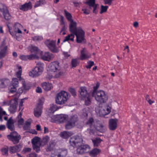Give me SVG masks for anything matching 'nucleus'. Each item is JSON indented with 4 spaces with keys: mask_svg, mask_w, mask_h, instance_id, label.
Returning a JSON list of instances; mask_svg holds the SVG:
<instances>
[{
    "mask_svg": "<svg viewBox=\"0 0 157 157\" xmlns=\"http://www.w3.org/2000/svg\"><path fill=\"white\" fill-rule=\"evenodd\" d=\"M49 140V137L48 136L44 137L41 141L40 138L38 137H35L32 140L31 143L33 149L36 152H39L40 151V147L41 144H46Z\"/></svg>",
    "mask_w": 157,
    "mask_h": 157,
    "instance_id": "f257e3e1",
    "label": "nucleus"
},
{
    "mask_svg": "<svg viewBox=\"0 0 157 157\" xmlns=\"http://www.w3.org/2000/svg\"><path fill=\"white\" fill-rule=\"evenodd\" d=\"M67 92L61 91L58 93L56 96L55 101L56 103L58 105H61L66 103L70 95Z\"/></svg>",
    "mask_w": 157,
    "mask_h": 157,
    "instance_id": "f03ea898",
    "label": "nucleus"
},
{
    "mask_svg": "<svg viewBox=\"0 0 157 157\" xmlns=\"http://www.w3.org/2000/svg\"><path fill=\"white\" fill-rule=\"evenodd\" d=\"M80 90L79 97L82 100H85V103L86 105H89L91 103V96L87 92L85 87H81Z\"/></svg>",
    "mask_w": 157,
    "mask_h": 157,
    "instance_id": "7ed1b4c3",
    "label": "nucleus"
},
{
    "mask_svg": "<svg viewBox=\"0 0 157 157\" xmlns=\"http://www.w3.org/2000/svg\"><path fill=\"white\" fill-rule=\"evenodd\" d=\"M44 64L40 62H38L32 71L29 72V75L32 77L39 76L42 73L43 71Z\"/></svg>",
    "mask_w": 157,
    "mask_h": 157,
    "instance_id": "20e7f679",
    "label": "nucleus"
},
{
    "mask_svg": "<svg viewBox=\"0 0 157 157\" xmlns=\"http://www.w3.org/2000/svg\"><path fill=\"white\" fill-rule=\"evenodd\" d=\"M95 98L97 101L99 103L105 102L108 99L105 92L102 90H100L96 92Z\"/></svg>",
    "mask_w": 157,
    "mask_h": 157,
    "instance_id": "39448f33",
    "label": "nucleus"
},
{
    "mask_svg": "<svg viewBox=\"0 0 157 157\" xmlns=\"http://www.w3.org/2000/svg\"><path fill=\"white\" fill-rule=\"evenodd\" d=\"M78 120V118L77 115L75 114L71 116L66 124V128L67 129H70L74 127Z\"/></svg>",
    "mask_w": 157,
    "mask_h": 157,
    "instance_id": "423d86ee",
    "label": "nucleus"
},
{
    "mask_svg": "<svg viewBox=\"0 0 157 157\" xmlns=\"http://www.w3.org/2000/svg\"><path fill=\"white\" fill-rule=\"evenodd\" d=\"M0 12L2 13L4 18L6 20L9 21L11 19V16L7 7L2 3H0Z\"/></svg>",
    "mask_w": 157,
    "mask_h": 157,
    "instance_id": "0eeeda50",
    "label": "nucleus"
},
{
    "mask_svg": "<svg viewBox=\"0 0 157 157\" xmlns=\"http://www.w3.org/2000/svg\"><path fill=\"white\" fill-rule=\"evenodd\" d=\"M7 138L10 140L12 141L14 144H18L21 139V136L16 131L11 132L7 136Z\"/></svg>",
    "mask_w": 157,
    "mask_h": 157,
    "instance_id": "6e6552de",
    "label": "nucleus"
},
{
    "mask_svg": "<svg viewBox=\"0 0 157 157\" xmlns=\"http://www.w3.org/2000/svg\"><path fill=\"white\" fill-rule=\"evenodd\" d=\"M82 139L78 136H74L71 137L69 141L70 145L73 147H78L81 144Z\"/></svg>",
    "mask_w": 157,
    "mask_h": 157,
    "instance_id": "1a4fd4ad",
    "label": "nucleus"
},
{
    "mask_svg": "<svg viewBox=\"0 0 157 157\" xmlns=\"http://www.w3.org/2000/svg\"><path fill=\"white\" fill-rule=\"evenodd\" d=\"M45 44L52 52L57 53L59 52V50L56 46V41L48 40L45 41Z\"/></svg>",
    "mask_w": 157,
    "mask_h": 157,
    "instance_id": "9d476101",
    "label": "nucleus"
},
{
    "mask_svg": "<svg viewBox=\"0 0 157 157\" xmlns=\"http://www.w3.org/2000/svg\"><path fill=\"white\" fill-rule=\"evenodd\" d=\"M9 105H10L9 110L11 113H14L16 111L18 105V99L15 98L12 99L9 102Z\"/></svg>",
    "mask_w": 157,
    "mask_h": 157,
    "instance_id": "9b49d317",
    "label": "nucleus"
},
{
    "mask_svg": "<svg viewBox=\"0 0 157 157\" xmlns=\"http://www.w3.org/2000/svg\"><path fill=\"white\" fill-rule=\"evenodd\" d=\"M90 147L87 144L79 145L77 147L76 152L78 154H83L89 152Z\"/></svg>",
    "mask_w": 157,
    "mask_h": 157,
    "instance_id": "f8f14e48",
    "label": "nucleus"
},
{
    "mask_svg": "<svg viewBox=\"0 0 157 157\" xmlns=\"http://www.w3.org/2000/svg\"><path fill=\"white\" fill-rule=\"evenodd\" d=\"M74 34L76 36V41L77 43H80L84 41L85 33L81 29H78V32Z\"/></svg>",
    "mask_w": 157,
    "mask_h": 157,
    "instance_id": "ddd939ff",
    "label": "nucleus"
},
{
    "mask_svg": "<svg viewBox=\"0 0 157 157\" xmlns=\"http://www.w3.org/2000/svg\"><path fill=\"white\" fill-rule=\"evenodd\" d=\"M43 103L42 100H40L39 103L36 105V108L34 109V114L37 117H40L41 113Z\"/></svg>",
    "mask_w": 157,
    "mask_h": 157,
    "instance_id": "4468645a",
    "label": "nucleus"
},
{
    "mask_svg": "<svg viewBox=\"0 0 157 157\" xmlns=\"http://www.w3.org/2000/svg\"><path fill=\"white\" fill-rule=\"evenodd\" d=\"M59 63L57 61L52 62L48 66L49 70L52 72L57 71L59 70Z\"/></svg>",
    "mask_w": 157,
    "mask_h": 157,
    "instance_id": "2eb2a0df",
    "label": "nucleus"
},
{
    "mask_svg": "<svg viewBox=\"0 0 157 157\" xmlns=\"http://www.w3.org/2000/svg\"><path fill=\"white\" fill-rule=\"evenodd\" d=\"M0 58L4 57L7 54V47L5 43L3 42L0 47Z\"/></svg>",
    "mask_w": 157,
    "mask_h": 157,
    "instance_id": "dca6fc26",
    "label": "nucleus"
},
{
    "mask_svg": "<svg viewBox=\"0 0 157 157\" xmlns=\"http://www.w3.org/2000/svg\"><path fill=\"white\" fill-rule=\"evenodd\" d=\"M77 22L74 21V20L70 22L69 24V28L70 32L74 33H75L78 31L77 28Z\"/></svg>",
    "mask_w": 157,
    "mask_h": 157,
    "instance_id": "f3484780",
    "label": "nucleus"
},
{
    "mask_svg": "<svg viewBox=\"0 0 157 157\" xmlns=\"http://www.w3.org/2000/svg\"><path fill=\"white\" fill-rule=\"evenodd\" d=\"M80 59L83 60L88 59L90 56V54L87 51L86 49L84 48L81 51Z\"/></svg>",
    "mask_w": 157,
    "mask_h": 157,
    "instance_id": "a211bd4d",
    "label": "nucleus"
},
{
    "mask_svg": "<svg viewBox=\"0 0 157 157\" xmlns=\"http://www.w3.org/2000/svg\"><path fill=\"white\" fill-rule=\"evenodd\" d=\"M117 119H111L109 121V128L111 130H114L117 126Z\"/></svg>",
    "mask_w": 157,
    "mask_h": 157,
    "instance_id": "6ab92c4d",
    "label": "nucleus"
},
{
    "mask_svg": "<svg viewBox=\"0 0 157 157\" xmlns=\"http://www.w3.org/2000/svg\"><path fill=\"white\" fill-rule=\"evenodd\" d=\"M53 55L49 52H45L42 55L41 58L46 61H49L52 59L54 57Z\"/></svg>",
    "mask_w": 157,
    "mask_h": 157,
    "instance_id": "aec40b11",
    "label": "nucleus"
},
{
    "mask_svg": "<svg viewBox=\"0 0 157 157\" xmlns=\"http://www.w3.org/2000/svg\"><path fill=\"white\" fill-rule=\"evenodd\" d=\"M32 7V3L31 2H29L28 3H26L21 6L20 7V9L24 11H26L31 9Z\"/></svg>",
    "mask_w": 157,
    "mask_h": 157,
    "instance_id": "412c9836",
    "label": "nucleus"
},
{
    "mask_svg": "<svg viewBox=\"0 0 157 157\" xmlns=\"http://www.w3.org/2000/svg\"><path fill=\"white\" fill-rule=\"evenodd\" d=\"M14 122L12 117L9 118L7 121L6 125L8 128L11 131H13L14 129Z\"/></svg>",
    "mask_w": 157,
    "mask_h": 157,
    "instance_id": "4be33fe9",
    "label": "nucleus"
},
{
    "mask_svg": "<svg viewBox=\"0 0 157 157\" xmlns=\"http://www.w3.org/2000/svg\"><path fill=\"white\" fill-rule=\"evenodd\" d=\"M95 122L94 119L92 117H90L86 123V125L90 127V128H93L96 126Z\"/></svg>",
    "mask_w": 157,
    "mask_h": 157,
    "instance_id": "5701e85b",
    "label": "nucleus"
},
{
    "mask_svg": "<svg viewBox=\"0 0 157 157\" xmlns=\"http://www.w3.org/2000/svg\"><path fill=\"white\" fill-rule=\"evenodd\" d=\"M10 81L8 79H2L0 80V87H5L10 83Z\"/></svg>",
    "mask_w": 157,
    "mask_h": 157,
    "instance_id": "b1692460",
    "label": "nucleus"
},
{
    "mask_svg": "<svg viewBox=\"0 0 157 157\" xmlns=\"http://www.w3.org/2000/svg\"><path fill=\"white\" fill-rule=\"evenodd\" d=\"M14 30L15 32H17L19 33H21V31L20 29L22 28V26L18 23H15L14 25Z\"/></svg>",
    "mask_w": 157,
    "mask_h": 157,
    "instance_id": "393cba45",
    "label": "nucleus"
},
{
    "mask_svg": "<svg viewBox=\"0 0 157 157\" xmlns=\"http://www.w3.org/2000/svg\"><path fill=\"white\" fill-rule=\"evenodd\" d=\"M101 152V150L98 148H94L90 152V155L91 157H96Z\"/></svg>",
    "mask_w": 157,
    "mask_h": 157,
    "instance_id": "a878e982",
    "label": "nucleus"
},
{
    "mask_svg": "<svg viewBox=\"0 0 157 157\" xmlns=\"http://www.w3.org/2000/svg\"><path fill=\"white\" fill-rule=\"evenodd\" d=\"M42 87L43 89L46 91L50 90L52 87V84L49 83L44 82L42 84Z\"/></svg>",
    "mask_w": 157,
    "mask_h": 157,
    "instance_id": "bb28decb",
    "label": "nucleus"
},
{
    "mask_svg": "<svg viewBox=\"0 0 157 157\" xmlns=\"http://www.w3.org/2000/svg\"><path fill=\"white\" fill-rule=\"evenodd\" d=\"M67 153V150L66 149H61L59 152L58 157H64Z\"/></svg>",
    "mask_w": 157,
    "mask_h": 157,
    "instance_id": "cd10ccee",
    "label": "nucleus"
},
{
    "mask_svg": "<svg viewBox=\"0 0 157 157\" xmlns=\"http://www.w3.org/2000/svg\"><path fill=\"white\" fill-rule=\"evenodd\" d=\"M9 147L5 146L1 149L2 154L3 155L7 156L8 155Z\"/></svg>",
    "mask_w": 157,
    "mask_h": 157,
    "instance_id": "c85d7f7f",
    "label": "nucleus"
},
{
    "mask_svg": "<svg viewBox=\"0 0 157 157\" xmlns=\"http://www.w3.org/2000/svg\"><path fill=\"white\" fill-rule=\"evenodd\" d=\"M75 35V34H74V33H71L68 34L67 36L65 37V39L63 40V42H65L69 40L73 41L74 40Z\"/></svg>",
    "mask_w": 157,
    "mask_h": 157,
    "instance_id": "c756f323",
    "label": "nucleus"
},
{
    "mask_svg": "<svg viewBox=\"0 0 157 157\" xmlns=\"http://www.w3.org/2000/svg\"><path fill=\"white\" fill-rule=\"evenodd\" d=\"M68 117V116L65 114H61L59 115L58 122L63 123L64 122Z\"/></svg>",
    "mask_w": 157,
    "mask_h": 157,
    "instance_id": "7c9ffc66",
    "label": "nucleus"
},
{
    "mask_svg": "<svg viewBox=\"0 0 157 157\" xmlns=\"http://www.w3.org/2000/svg\"><path fill=\"white\" fill-rule=\"evenodd\" d=\"M102 141V140L100 138H96L92 140L94 146L95 147H98Z\"/></svg>",
    "mask_w": 157,
    "mask_h": 157,
    "instance_id": "2f4dec72",
    "label": "nucleus"
},
{
    "mask_svg": "<svg viewBox=\"0 0 157 157\" xmlns=\"http://www.w3.org/2000/svg\"><path fill=\"white\" fill-rule=\"evenodd\" d=\"M32 121V120L31 119H29L25 122L23 127L24 130H28L30 129Z\"/></svg>",
    "mask_w": 157,
    "mask_h": 157,
    "instance_id": "473e14b6",
    "label": "nucleus"
},
{
    "mask_svg": "<svg viewBox=\"0 0 157 157\" xmlns=\"http://www.w3.org/2000/svg\"><path fill=\"white\" fill-rule=\"evenodd\" d=\"M64 12L65 17L67 20L69 22L71 21H72L73 20L72 19V16L71 14L66 10H64Z\"/></svg>",
    "mask_w": 157,
    "mask_h": 157,
    "instance_id": "72a5a7b5",
    "label": "nucleus"
},
{
    "mask_svg": "<svg viewBox=\"0 0 157 157\" xmlns=\"http://www.w3.org/2000/svg\"><path fill=\"white\" fill-rule=\"evenodd\" d=\"M60 136L63 139H67L71 136V133L68 132L64 131L60 133Z\"/></svg>",
    "mask_w": 157,
    "mask_h": 157,
    "instance_id": "f704fd0d",
    "label": "nucleus"
},
{
    "mask_svg": "<svg viewBox=\"0 0 157 157\" xmlns=\"http://www.w3.org/2000/svg\"><path fill=\"white\" fill-rule=\"evenodd\" d=\"M55 146L54 142L50 141L47 147L46 148L47 151H51L53 148Z\"/></svg>",
    "mask_w": 157,
    "mask_h": 157,
    "instance_id": "c9c22d12",
    "label": "nucleus"
},
{
    "mask_svg": "<svg viewBox=\"0 0 157 157\" xmlns=\"http://www.w3.org/2000/svg\"><path fill=\"white\" fill-rule=\"evenodd\" d=\"M96 129L100 132H104L106 130V127L105 126L101 124L99 126L96 127Z\"/></svg>",
    "mask_w": 157,
    "mask_h": 157,
    "instance_id": "e433bc0d",
    "label": "nucleus"
},
{
    "mask_svg": "<svg viewBox=\"0 0 157 157\" xmlns=\"http://www.w3.org/2000/svg\"><path fill=\"white\" fill-rule=\"evenodd\" d=\"M30 51L32 53L37 54L40 52V50L38 48L35 46H32L30 50Z\"/></svg>",
    "mask_w": 157,
    "mask_h": 157,
    "instance_id": "4c0bfd02",
    "label": "nucleus"
},
{
    "mask_svg": "<svg viewBox=\"0 0 157 157\" xmlns=\"http://www.w3.org/2000/svg\"><path fill=\"white\" fill-rule=\"evenodd\" d=\"M85 3L87 4L89 6L90 8H91L92 6H93L95 4V0H86Z\"/></svg>",
    "mask_w": 157,
    "mask_h": 157,
    "instance_id": "58836bf2",
    "label": "nucleus"
},
{
    "mask_svg": "<svg viewBox=\"0 0 157 157\" xmlns=\"http://www.w3.org/2000/svg\"><path fill=\"white\" fill-rule=\"evenodd\" d=\"M18 68L19 70V71L17 73V77L19 78V80L20 81H22L23 79L21 77L22 72L21 67V66H18Z\"/></svg>",
    "mask_w": 157,
    "mask_h": 157,
    "instance_id": "ea45409f",
    "label": "nucleus"
},
{
    "mask_svg": "<svg viewBox=\"0 0 157 157\" xmlns=\"http://www.w3.org/2000/svg\"><path fill=\"white\" fill-rule=\"evenodd\" d=\"M59 115L52 116L51 117V121L52 122H58Z\"/></svg>",
    "mask_w": 157,
    "mask_h": 157,
    "instance_id": "a19ab883",
    "label": "nucleus"
},
{
    "mask_svg": "<svg viewBox=\"0 0 157 157\" xmlns=\"http://www.w3.org/2000/svg\"><path fill=\"white\" fill-rule=\"evenodd\" d=\"M17 86H14L13 85H10L9 87V90L10 93H13L15 92L17 90L16 88Z\"/></svg>",
    "mask_w": 157,
    "mask_h": 157,
    "instance_id": "79ce46f5",
    "label": "nucleus"
},
{
    "mask_svg": "<svg viewBox=\"0 0 157 157\" xmlns=\"http://www.w3.org/2000/svg\"><path fill=\"white\" fill-rule=\"evenodd\" d=\"M6 114L5 111L3 110V109L0 106V121H2L3 120L2 119V116Z\"/></svg>",
    "mask_w": 157,
    "mask_h": 157,
    "instance_id": "37998d69",
    "label": "nucleus"
},
{
    "mask_svg": "<svg viewBox=\"0 0 157 157\" xmlns=\"http://www.w3.org/2000/svg\"><path fill=\"white\" fill-rule=\"evenodd\" d=\"M18 79L17 78H13L12 81V84L14 86L18 87Z\"/></svg>",
    "mask_w": 157,
    "mask_h": 157,
    "instance_id": "c03bdc74",
    "label": "nucleus"
},
{
    "mask_svg": "<svg viewBox=\"0 0 157 157\" xmlns=\"http://www.w3.org/2000/svg\"><path fill=\"white\" fill-rule=\"evenodd\" d=\"M99 113L102 116H104L107 115L106 110H105V107L102 108L99 111Z\"/></svg>",
    "mask_w": 157,
    "mask_h": 157,
    "instance_id": "a18cd8bd",
    "label": "nucleus"
},
{
    "mask_svg": "<svg viewBox=\"0 0 157 157\" xmlns=\"http://www.w3.org/2000/svg\"><path fill=\"white\" fill-rule=\"evenodd\" d=\"M101 11L100 13V14H102V13L105 12L107 11V9L108 8V6H104L103 5H101Z\"/></svg>",
    "mask_w": 157,
    "mask_h": 157,
    "instance_id": "49530a36",
    "label": "nucleus"
},
{
    "mask_svg": "<svg viewBox=\"0 0 157 157\" xmlns=\"http://www.w3.org/2000/svg\"><path fill=\"white\" fill-rule=\"evenodd\" d=\"M98 6L99 5L97 4H95L93 6H91V7H93V13H95L96 14H97L98 12V9L99 8L98 7Z\"/></svg>",
    "mask_w": 157,
    "mask_h": 157,
    "instance_id": "de8ad7c7",
    "label": "nucleus"
},
{
    "mask_svg": "<svg viewBox=\"0 0 157 157\" xmlns=\"http://www.w3.org/2000/svg\"><path fill=\"white\" fill-rule=\"evenodd\" d=\"M32 38L34 41H40L43 39V37L41 36H36L33 37Z\"/></svg>",
    "mask_w": 157,
    "mask_h": 157,
    "instance_id": "09e8293b",
    "label": "nucleus"
},
{
    "mask_svg": "<svg viewBox=\"0 0 157 157\" xmlns=\"http://www.w3.org/2000/svg\"><path fill=\"white\" fill-rule=\"evenodd\" d=\"M32 149L30 147L25 148L22 151V153L23 154L31 152Z\"/></svg>",
    "mask_w": 157,
    "mask_h": 157,
    "instance_id": "8fccbe9b",
    "label": "nucleus"
},
{
    "mask_svg": "<svg viewBox=\"0 0 157 157\" xmlns=\"http://www.w3.org/2000/svg\"><path fill=\"white\" fill-rule=\"evenodd\" d=\"M21 81L22 82L23 86L24 87V89L26 90H29L30 88V86L25 84L24 80L22 79Z\"/></svg>",
    "mask_w": 157,
    "mask_h": 157,
    "instance_id": "3c124183",
    "label": "nucleus"
},
{
    "mask_svg": "<svg viewBox=\"0 0 157 157\" xmlns=\"http://www.w3.org/2000/svg\"><path fill=\"white\" fill-rule=\"evenodd\" d=\"M94 64V63L93 61H89L87 62V65L86 66V67L88 69L90 68Z\"/></svg>",
    "mask_w": 157,
    "mask_h": 157,
    "instance_id": "603ef678",
    "label": "nucleus"
},
{
    "mask_svg": "<svg viewBox=\"0 0 157 157\" xmlns=\"http://www.w3.org/2000/svg\"><path fill=\"white\" fill-rule=\"evenodd\" d=\"M37 57V56L36 54H31L30 55H27V60H31L34 59Z\"/></svg>",
    "mask_w": 157,
    "mask_h": 157,
    "instance_id": "864d4df0",
    "label": "nucleus"
},
{
    "mask_svg": "<svg viewBox=\"0 0 157 157\" xmlns=\"http://www.w3.org/2000/svg\"><path fill=\"white\" fill-rule=\"evenodd\" d=\"M58 109V108L56 107V105H52L50 107V109L51 112L53 113L54 112L57 110Z\"/></svg>",
    "mask_w": 157,
    "mask_h": 157,
    "instance_id": "5fc2aeb1",
    "label": "nucleus"
},
{
    "mask_svg": "<svg viewBox=\"0 0 157 157\" xmlns=\"http://www.w3.org/2000/svg\"><path fill=\"white\" fill-rule=\"evenodd\" d=\"M99 84L98 83H97L96 84V86H94V90L92 93V96H94L96 93V91L97 89L99 87Z\"/></svg>",
    "mask_w": 157,
    "mask_h": 157,
    "instance_id": "6e6d98bb",
    "label": "nucleus"
},
{
    "mask_svg": "<svg viewBox=\"0 0 157 157\" xmlns=\"http://www.w3.org/2000/svg\"><path fill=\"white\" fill-rule=\"evenodd\" d=\"M78 64L77 61L76 59H72L71 62V64L73 67H75Z\"/></svg>",
    "mask_w": 157,
    "mask_h": 157,
    "instance_id": "4d7b16f0",
    "label": "nucleus"
},
{
    "mask_svg": "<svg viewBox=\"0 0 157 157\" xmlns=\"http://www.w3.org/2000/svg\"><path fill=\"white\" fill-rule=\"evenodd\" d=\"M63 74V71H60L57 72L55 75V77L56 78L59 77L60 76H62Z\"/></svg>",
    "mask_w": 157,
    "mask_h": 157,
    "instance_id": "13d9d810",
    "label": "nucleus"
},
{
    "mask_svg": "<svg viewBox=\"0 0 157 157\" xmlns=\"http://www.w3.org/2000/svg\"><path fill=\"white\" fill-rule=\"evenodd\" d=\"M9 150L11 154L17 152L14 146L10 147L9 148Z\"/></svg>",
    "mask_w": 157,
    "mask_h": 157,
    "instance_id": "bf43d9fd",
    "label": "nucleus"
},
{
    "mask_svg": "<svg viewBox=\"0 0 157 157\" xmlns=\"http://www.w3.org/2000/svg\"><path fill=\"white\" fill-rule=\"evenodd\" d=\"M96 129V126L93 128H90V135H94V134L95 132V129Z\"/></svg>",
    "mask_w": 157,
    "mask_h": 157,
    "instance_id": "052dcab7",
    "label": "nucleus"
},
{
    "mask_svg": "<svg viewBox=\"0 0 157 157\" xmlns=\"http://www.w3.org/2000/svg\"><path fill=\"white\" fill-rule=\"evenodd\" d=\"M69 90L74 96L76 95V92L74 89L72 88H70L69 89Z\"/></svg>",
    "mask_w": 157,
    "mask_h": 157,
    "instance_id": "680f3d73",
    "label": "nucleus"
},
{
    "mask_svg": "<svg viewBox=\"0 0 157 157\" xmlns=\"http://www.w3.org/2000/svg\"><path fill=\"white\" fill-rule=\"evenodd\" d=\"M16 152L20 151L21 149V146L20 145H18L14 146Z\"/></svg>",
    "mask_w": 157,
    "mask_h": 157,
    "instance_id": "e2e57ef3",
    "label": "nucleus"
},
{
    "mask_svg": "<svg viewBox=\"0 0 157 157\" xmlns=\"http://www.w3.org/2000/svg\"><path fill=\"white\" fill-rule=\"evenodd\" d=\"M20 58L22 60H27V55H21L20 56Z\"/></svg>",
    "mask_w": 157,
    "mask_h": 157,
    "instance_id": "0e129e2a",
    "label": "nucleus"
},
{
    "mask_svg": "<svg viewBox=\"0 0 157 157\" xmlns=\"http://www.w3.org/2000/svg\"><path fill=\"white\" fill-rule=\"evenodd\" d=\"M25 98L22 99L21 100V101H20L19 104V110H20L22 109V106H23V104L24 102V100L25 99Z\"/></svg>",
    "mask_w": 157,
    "mask_h": 157,
    "instance_id": "69168bd1",
    "label": "nucleus"
},
{
    "mask_svg": "<svg viewBox=\"0 0 157 157\" xmlns=\"http://www.w3.org/2000/svg\"><path fill=\"white\" fill-rule=\"evenodd\" d=\"M113 0H104V1L105 4H108L109 5H110Z\"/></svg>",
    "mask_w": 157,
    "mask_h": 157,
    "instance_id": "338daca9",
    "label": "nucleus"
},
{
    "mask_svg": "<svg viewBox=\"0 0 157 157\" xmlns=\"http://www.w3.org/2000/svg\"><path fill=\"white\" fill-rule=\"evenodd\" d=\"M67 26H66L65 25H64L61 29L60 33H61L63 31H65L67 29Z\"/></svg>",
    "mask_w": 157,
    "mask_h": 157,
    "instance_id": "774afa93",
    "label": "nucleus"
}]
</instances>
